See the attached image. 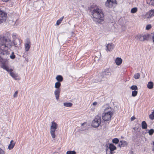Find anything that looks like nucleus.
Here are the masks:
<instances>
[{
    "label": "nucleus",
    "mask_w": 154,
    "mask_h": 154,
    "mask_svg": "<svg viewBox=\"0 0 154 154\" xmlns=\"http://www.w3.org/2000/svg\"><path fill=\"white\" fill-rule=\"evenodd\" d=\"M7 17V13L4 11L0 10V24L5 21Z\"/></svg>",
    "instance_id": "423d86ee"
},
{
    "label": "nucleus",
    "mask_w": 154,
    "mask_h": 154,
    "mask_svg": "<svg viewBox=\"0 0 154 154\" xmlns=\"http://www.w3.org/2000/svg\"><path fill=\"white\" fill-rule=\"evenodd\" d=\"M97 104V102H94L92 103V105L93 106H95Z\"/></svg>",
    "instance_id": "c03bdc74"
},
{
    "label": "nucleus",
    "mask_w": 154,
    "mask_h": 154,
    "mask_svg": "<svg viewBox=\"0 0 154 154\" xmlns=\"http://www.w3.org/2000/svg\"><path fill=\"white\" fill-rule=\"evenodd\" d=\"M10 38V34L8 32H5L0 35V38Z\"/></svg>",
    "instance_id": "f8f14e48"
},
{
    "label": "nucleus",
    "mask_w": 154,
    "mask_h": 154,
    "mask_svg": "<svg viewBox=\"0 0 154 154\" xmlns=\"http://www.w3.org/2000/svg\"><path fill=\"white\" fill-rule=\"evenodd\" d=\"M103 108L104 111L102 114V119L104 121H109L114 114V110L113 108L107 105L104 106Z\"/></svg>",
    "instance_id": "7ed1b4c3"
},
{
    "label": "nucleus",
    "mask_w": 154,
    "mask_h": 154,
    "mask_svg": "<svg viewBox=\"0 0 154 154\" xmlns=\"http://www.w3.org/2000/svg\"><path fill=\"white\" fill-rule=\"evenodd\" d=\"M138 93V91H133L132 92V96L133 97L136 96Z\"/></svg>",
    "instance_id": "2f4dec72"
},
{
    "label": "nucleus",
    "mask_w": 154,
    "mask_h": 154,
    "mask_svg": "<svg viewBox=\"0 0 154 154\" xmlns=\"http://www.w3.org/2000/svg\"><path fill=\"white\" fill-rule=\"evenodd\" d=\"M84 124H85V123H83L82 125H84Z\"/></svg>",
    "instance_id": "864d4df0"
},
{
    "label": "nucleus",
    "mask_w": 154,
    "mask_h": 154,
    "mask_svg": "<svg viewBox=\"0 0 154 154\" xmlns=\"http://www.w3.org/2000/svg\"><path fill=\"white\" fill-rule=\"evenodd\" d=\"M18 91H16L14 94L13 97L14 98L17 97V96Z\"/></svg>",
    "instance_id": "ea45409f"
},
{
    "label": "nucleus",
    "mask_w": 154,
    "mask_h": 154,
    "mask_svg": "<svg viewBox=\"0 0 154 154\" xmlns=\"http://www.w3.org/2000/svg\"><path fill=\"white\" fill-rule=\"evenodd\" d=\"M112 142L113 143L117 144L119 142V140L117 138H115L112 139Z\"/></svg>",
    "instance_id": "72a5a7b5"
},
{
    "label": "nucleus",
    "mask_w": 154,
    "mask_h": 154,
    "mask_svg": "<svg viewBox=\"0 0 154 154\" xmlns=\"http://www.w3.org/2000/svg\"><path fill=\"white\" fill-rule=\"evenodd\" d=\"M151 26L150 24H149L146 25V29L147 30H149L151 28Z\"/></svg>",
    "instance_id": "c9c22d12"
},
{
    "label": "nucleus",
    "mask_w": 154,
    "mask_h": 154,
    "mask_svg": "<svg viewBox=\"0 0 154 154\" xmlns=\"http://www.w3.org/2000/svg\"><path fill=\"white\" fill-rule=\"evenodd\" d=\"M136 128L135 127H134V128H133V129L134 130H136Z\"/></svg>",
    "instance_id": "8fccbe9b"
},
{
    "label": "nucleus",
    "mask_w": 154,
    "mask_h": 154,
    "mask_svg": "<svg viewBox=\"0 0 154 154\" xmlns=\"http://www.w3.org/2000/svg\"><path fill=\"white\" fill-rule=\"evenodd\" d=\"M76 152L74 150L73 151H68L66 152V154H76Z\"/></svg>",
    "instance_id": "f704fd0d"
},
{
    "label": "nucleus",
    "mask_w": 154,
    "mask_h": 154,
    "mask_svg": "<svg viewBox=\"0 0 154 154\" xmlns=\"http://www.w3.org/2000/svg\"><path fill=\"white\" fill-rule=\"evenodd\" d=\"M3 2H7L9 0H2Z\"/></svg>",
    "instance_id": "de8ad7c7"
},
{
    "label": "nucleus",
    "mask_w": 154,
    "mask_h": 154,
    "mask_svg": "<svg viewBox=\"0 0 154 154\" xmlns=\"http://www.w3.org/2000/svg\"><path fill=\"white\" fill-rule=\"evenodd\" d=\"M135 119V118L134 116L132 117L131 118V121H133Z\"/></svg>",
    "instance_id": "a18cd8bd"
},
{
    "label": "nucleus",
    "mask_w": 154,
    "mask_h": 154,
    "mask_svg": "<svg viewBox=\"0 0 154 154\" xmlns=\"http://www.w3.org/2000/svg\"><path fill=\"white\" fill-rule=\"evenodd\" d=\"M134 77L135 79H138L140 77V74L139 73H136L134 75Z\"/></svg>",
    "instance_id": "c85d7f7f"
},
{
    "label": "nucleus",
    "mask_w": 154,
    "mask_h": 154,
    "mask_svg": "<svg viewBox=\"0 0 154 154\" xmlns=\"http://www.w3.org/2000/svg\"><path fill=\"white\" fill-rule=\"evenodd\" d=\"M11 45V42L10 39H0V54H9Z\"/></svg>",
    "instance_id": "f257e3e1"
},
{
    "label": "nucleus",
    "mask_w": 154,
    "mask_h": 154,
    "mask_svg": "<svg viewBox=\"0 0 154 154\" xmlns=\"http://www.w3.org/2000/svg\"><path fill=\"white\" fill-rule=\"evenodd\" d=\"M146 2L148 4H149V5L150 4V2H151L150 0H146Z\"/></svg>",
    "instance_id": "49530a36"
},
{
    "label": "nucleus",
    "mask_w": 154,
    "mask_h": 154,
    "mask_svg": "<svg viewBox=\"0 0 154 154\" xmlns=\"http://www.w3.org/2000/svg\"><path fill=\"white\" fill-rule=\"evenodd\" d=\"M5 62L4 61L2 63L1 66V68L7 71L8 72H9L10 71H13V69H9L8 66L5 64Z\"/></svg>",
    "instance_id": "9d476101"
},
{
    "label": "nucleus",
    "mask_w": 154,
    "mask_h": 154,
    "mask_svg": "<svg viewBox=\"0 0 154 154\" xmlns=\"http://www.w3.org/2000/svg\"><path fill=\"white\" fill-rule=\"evenodd\" d=\"M61 85V84L59 82H56L54 85V87L56 88V89H60L59 88Z\"/></svg>",
    "instance_id": "a878e982"
},
{
    "label": "nucleus",
    "mask_w": 154,
    "mask_h": 154,
    "mask_svg": "<svg viewBox=\"0 0 154 154\" xmlns=\"http://www.w3.org/2000/svg\"><path fill=\"white\" fill-rule=\"evenodd\" d=\"M150 5L154 6V0H150Z\"/></svg>",
    "instance_id": "a19ab883"
},
{
    "label": "nucleus",
    "mask_w": 154,
    "mask_h": 154,
    "mask_svg": "<svg viewBox=\"0 0 154 154\" xmlns=\"http://www.w3.org/2000/svg\"><path fill=\"white\" fill-rule=\"evenodd\" d=\"M60 89H56L54 91V94L56 100H58L60 97Z\"/></svg>",
    "instance_id": "2eb2a0df"
},
{
    "label": "nucleus",
    "mask_w": 154,
    "mask_h": 154,
    "mask_svg": "<svg viewBox=\"0 0 154 154\" xmlns=\"http://www.w3.org/2000/svg\"><path fill=\"white\" fill-rule=\"evenodd\" d=\"M147 36L149 38H154V33H151L147 35H137L136 38H146L147 37Z\"/></svg>",
    "instance_id": "0eeeda50"
},
{
    "label": "nucleus",
    "mask_w": 154,
    "mask_h": 154,
    "mask_svg": "<svg viewBox=\"0 0 154 154\" xmlns=\"http://www.w3.org/2000/svg\"><path fill=\"white\" fill-rule=\"evenodd\" d=\"M14 54V52H12V54Z\"/></svg>",
    "instance_id": "603ef678"
},
{
    "label": "nucleus",
    "mask_w": 154,
    "mask_h": 154,
    "mask_svg": "<svg viewBox=\"0 0 154 154\" xmlns=\"http://www.w3.org/2000/svg\"><path fill=\"white\" fill-rule=\"evenodd\" d=\"M120 143H121V144H119V146L120 147H121V146H127L128 145V143L124 140L120 141Z\"/></svg>",
    "instance_id": "4be33fe9"
},
{
    "label": "nucleus",
    "mask_w": 154,
    "mask_h": 154,
    "mask_svg": "<svg viewBox=\"0 0 154 154\" xmlns=\"http://www.w3.org/2000/svg\"><path fill=\"white\" fill-rule=\"evenodd\" d=\"M151 145L152 146V150L154 152V141H152V143H151Z\"/></svg>",
    "instance_id": "e433bc0d"
},
{
    "label": "nucleus",
    "mask_w": 154,
    "mask_h": 154,
    "mask_svg": "<svg viewBox=\"0 0 154 154\" xmlns=\"http://www.w3.org/2000/svg\"><path fill=\"white\" fill-rule=\"evenodd\" d=\"M13 71H10L8 72L10 73L11 76L15 80H19L20 78L19 77L18 74L12 72Z\"/></svg>",
    "instance_id": "ddd939ff"
},
{
    "label": "nucleus",
    "mask_w": 154,
    "mask_h": 154,
    "mask_svg": "<svg viewBox=\"0 0 154 154\" xmlns=\"http://www.w3.org/2000/svg\"><path fill=\"white\" fill-rule=\"evenodd\" d=\"M153 46H154V39H153Z\"/></svg>",
    "instance_id": "09e8293b"
},
{
    "label": "nucleus",
    "mask_w": 154,
    "mask_h": 154,
    "mask_svg": "<svg viewBox=\"0 0 154 154\" xmlns=\"http://www.w3.org/2000/svg\"><path fill=\"white\" fill-rule=\"evenodd\" d=\"M115 63L117 66L120 65L122 62V60L120 57H117L115 60Z\"/></svg>",
    "instance_id": "dca6fc26"
},
{
    "label": "nucleus",
    "mask_w": 154,
    "mask_h": 154,
    "mask_svg": "<svg viewBox=\"0 0 154 154\" xmlns=\"http://www.w3.org/2000/svg\"><path fill=\"white\" fill-rule=\"evenodd\" d=\"M5 151L0 148V154H5Z\"/></svg>",
    "instance_id": "58836bf2"
},
{
    "label": "nucleus",
    "mask_w": 154,
    "mask_h": 154,
    "mask_svg": "<svg viewBox=\"0 0 154 154\" xmlns=\"http://www.w3.org/2000/svg\"><path fill=\"white\" fill-rule=\"evenodd\" d=\"M154 133V130L153 129H151L149 130L148 131V133L149 135L151 136Z\"/></svg>",
    "instance_id": "473e14b6"
},
{
    "label": "nucleus",
    "mask_w": 154,
    "mask_h": 154,
    "mask_svg": "<svg viewBox=\"0 0 154 154\" xmlns=\"http://www.w3.org/2000/svg\"><path fill=\"white\" fill-rule=\"evenodd\" d=\"M109 148L110 151V152H112L116 149V147L112 143H111L109 145Z\"/></svg>",
    "instance_id": "6ab92c4d"
},
{
    "label": "nucleus",
    "mask_w": 154,
    "mask_h": 154,
    "mask_svg": "<svg viewBox=\"0 0 154 154\" xmlns=\"http://www.w3.org/2000/svg\"><path fill=\"white\" fill-rule=\"evenodd\" d=\"M111 74L110 70L108 69H105L102 73V74L104 77H106L108 75H110Z\"/></svg>",
    "instance_id": "9b49d317"
},
{
    "label": "nucleus",
    "mask_w": 154,
    "mask_h": 154,
    "mask_svg": "<svg viewBox=\"0 0 154 154\" xmlns=\"http://www.w3.org/2000/svg\"><path fill=\"white\" fill-rule=\"evenodd\" d=\"M115 45L112 43L108 44L106 46V50L107 51L110 52L114 48Z\"/></svg>",
    "instance_id": "6e6552de"
},
{
    "label": "nucleus",
    "mask_w": 154,
    "mask_h": 154,
    "mask_svg": "<svg viewBox=\"0 0 154 154\" xmlns=\"http://www.w3.org/2000/svg\"><path fill=\"white\" fill-rule=\"evenodd\" d=\"M31 46V43L29 41H28L25 42V49L26 51H28L29 50Z\"/></svg>",
    "instance_id": "4468645a"
},
{
    "label": "nucleus",
    "mask_w": 154,
    "mask_h": 154,
    "mask_svg": "<svg viewBox=\"0 0 154 154\" xmlns=\"http://www.w3.org/2000/svg\"><path fill=\"white\" fill-rule=\"evenodd\" d=\"M104 76H103L102 75H99L97 78V81L95 82H100L104 80Z\"/></svg>",
    "instance_id": "aec40b11"
},
{
    "label": "nucleus",
    "mask_w": 154,
    "mask_h": 154,
    "mask_svg": "<svg viewBox=\"0 0 154 154\" xmlns=\"http://www.w3.org/2000/svg\"><path fill=\"white\" fill-rule=\"evenodd\" d=\"M116 0H107L105 5L107 7L111 8L113 6V4L116 3Z\"/></svg>",
    "instance_id": "1a4fd4ad"
},
{
    "label": "nucleus",
    "mask_w": 154,
    "mask_h": 154,
    "mask_svg": "<svg viewBox=\"0 0 154 154\" xmlns=\"http://www.w3.org/2000/svg\"><path fill=\"white\" fill-rule=\"evenodd\" d=\"M6 60L5 59H3L0 57V62L2 63L4 61H5Z\"/></svg>",
    "instance_id": "37998d69"
},
{
    "label": "nucleus",
    "mask_w": 154,
    "mask_h": 154,
    "mask_svg": "<svg viewBox=\"0 0 154 154\" xmlns=\"http://www.w3.org/2000/svg\"><path fill=\"white\" fill-rule=\"evenodd\" d=\"M146 15H149L148 16H146V17L148 18H149L152 16H154V10H152L150 11Z\"/></svg>",
    "instance_id": "a211bd4d"
},
{
    "label": "nucleus",
    "mask_w": 154,
    "mask_h": 154,
    "mask_svg": "<svg viewBox=\"0 0 154 154\" xmlns=\"http://www.w3.org/2000/svg\"><path fill=\"white\" fill-rule=\"evenodd\" d=\"M142 128L143 129H146L147 128V125L145 121L142 122L141 123Z\"/></svg>",
    "instance_id": "5701e85b"
},
{
    "label": "nucleus",
    "mask_w": 154,
    "mask_h": 154,
    "mask_svg": "<svg viewBox=\"0 0 154 154\" xmlns=\"http://www.w3.org/2000/svg\"><path fill=\"white\" fill-rule=\"evenodd\" d=\"M101 119L100 117L96 116L92 122V126L94 128H97L101 124Z\"/></svg>",
    "instance_id": "39448f33"
},
{
    "label": "nucleus",
    "mask_w": 154,
    "mask_h": 154,
    "mask_svg": "<svg viewBox=\"0 0 154 154\" xmlns=\"http://www.w3.org/2000/svg\"><path fill=\"white\" fill-rule=\"evenodd\" d=\"M58 128V125L54 121H52L50 125V134L52 137L54 139L56 137L55 131Z\"/></svg>",
    "instance_id": "20e7f679"
},
{
    "label": "nucleus",
    "mask_w": 154,
    "mask_h": 154,
    "mask_svg": "<svg viewBox=\"0 0 154 154\" xmlns=\"http://www.w3.org/2000/svg\"><path fill=\"white\" fill-rule=\"evenodd\" d=\"M149 117L151 120H152L154 119V109L152 110L151 113L149 115Z\"/></svg>",
    "instance_id": "bb28decb"
},
{
    "label": "nucleus",
    "mask_w": 154,
    "mask_h": 154,
    "mask_svg": "<svg viewBox=\"0 0 154 154\" xmlns=\"http://www.w3.org/2000/svg\"><path fill=\"white\" fill-rule=\"evenodd\" d=\"M113 154V152H110V154Z\"/></svg>",
    "instance_id": "3c124183"
},
{
    "label": "nucleus",
    "mask_w": 154,
    "mask_h": 154,
    "mask_svg": "<svg viewBox=\"0 0 154 154\" xmlns=\"http://www.w3.org/2000/svg\"><path fill=\"white\" fill-rule=\"evenodd\" d=\"M12 37L13 38H18V35H17V34L16 33H13L12 34Z\"/></svg>",
    "instance_id": "4c0bfd02"
},
{
    "label": "nucleus",
    "mask_w": 154,
    "mask_h": 154,
    "mask_svg": "<svg viewBox=\"0 0 154 154\" xmlns=\"http://www.w3.org/2000/svg\"><path fill=\"white\" fill-rule=\"evenodd\" d=\"M57 80L58 81V82H62L63 80V77L60 75H58L56 77Z\"/></svg>",
    "instance_id": "393cba45"
},
{
    "label": "nucleus",
    "mask_w": 154,
    "mask_h": 154,
    "mask_svg": "<svg viewBox=\"0 0 154 154\" xmlns=\"http://www.w3.org/2000/svg\"><path fill=\"white\" fill-rule=\"evenodd\" d=\"M15 143L14 142L13 140H11L8 146V149L9 150L13 149L15 145Z\"/></svg>",
    "instance_id": "f3484780"
},
{
    "label": "nucleus",
    "mask_w": 154,
    "mask_h": 154,
    "mask_svg": "<svg viewBox=\"0 0 154 154\" xmlns=\"http://www.w3.org/2000/svg\"><path fill=\"white\" fill-rule=\"evenodd\" d=\"M130 88L133 90L137 91L138 90V88L136 85H133Z\"/></svg>",
    "instance_id": "c756f323"
},
{
    "label": "nucleus",
    "mask_w": 154,
    "mask_h": 154,
    "mask_svg": "<svg viewBox=\"0 0 154 154\" xmlns=\"http://www.w3.org/2000/svg\"><path fill=\"white\" fill-rule=\"evenodd\" d=\"M64 17V16H63V17L60 18L58 20H57V21L56 24L58 25H59L63 20Z\"/></svg>",
    "instance_id": "cd10ccee"
},
{
    "label": "nucleus",
    "mask_w": 154,
    "mask_h": 154,
    "mask_svg": "<svg viewBox=\"0 0 154 154\" xmlns=\"http://www.w3.org/2000/svg\"><path fill=\"white\" fill-rule=\"evenodd\" d=\"M10 57L11 59H13L15 58V56L14 54H12L10 56Z\"/></svg>",
    "instance_id": "79ce46f5"
},
{
    "label": "nucleus",
    "mask_w": 154,
    "mask_h": 154,
    "mask_svg": "<svg viewBox=\"0 0 154 154\" xmlns=\"http://www.w3.org/2000/svg\"><path fill=\"white\" fill-rule=\"evenodd\" d=\"M65 107H70L72 105V104L70 102H65L63 103Z\"/></svg>",
    "instance_id": "b1692460"
},
{
    "label": "nucleus",
    "mask_w": 154,
    "mask_h": 154,
    "mask_svg": "<svg viewBox=\"0 0 154 154\" xmlns=\"http://www.w3.org/2000/svg\"><path fill=\"white\" fill-rule=\"evenodd\" d=\"M154 86V84L152 82H149L147 84V87L149 89H152L153 88Z\"/></svg>",
    "instance_id": "412c9836"
},
{
    "label": "nucleus",
    "mask_w": 154,
    "mask_h": 154,
    "mask_svg": "<svg viewBox=\"0 0 154 154\" xmlns=\"http://www.w3.org/2000/svg\"><path fill=\"white\" fill-rule=\"evenodd\" d=\"M144 18H145V16H144Z\"/></svg>",
    "instance_id": "5fc2aeb1"
},
{
    "label": "nucleus",
    "mask_w": 154,
    "mask_h": 154,
    "mask_svg": "<svg viewBox=\"0 0 154 154\" xmlns=\"http://www.w3.org/2000/svg\"><path fill=\"white\" fill-rule=\"evenodd\" d=\"M137 11V8L135 7L131 9V12L132 13H136Z\"/></svg>",
    "instance_id": "7c9ffc66"
},
{
    "label": "nucleus",
    "mask_w": 154,
    "mask_h": 154,
    "mask_svg": "<svg viewBox=\"0 0 154 154\" xmlns=\"http://www.w3.org/2000/svg\"><path fill=\"white\" fill-rule=\"evenodd\" d=\"M92 14L94 21L99 23H103L104 22V14L99 7H97L93 9Z\"/></svg>",
    "instance_id": "f03ea898"
}]
</instances>
